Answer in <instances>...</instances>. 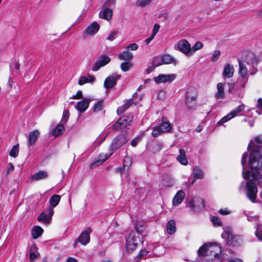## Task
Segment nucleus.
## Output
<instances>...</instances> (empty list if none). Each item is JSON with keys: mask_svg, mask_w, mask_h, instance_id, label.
<instances>
[{"mask_svg": "<svg viewBox=\"0 0 262 262\" xmlns=\"http://www.w3.org/2000/svg\"><path fill=\"white\" fill-rule=\"evenodd\" d=\"M251 149L248 165L252 170V173L247 170L244 171L247 163V154H243L242 164L243 168V178L245 179L252 178L251 181L246 183V194L248 198L253 203L255 202L257 193L256 182L262 179V137H256L251 140L248 146V149Z\"/></svg>", "mask_w": 262, "mask_h": 262, "instance_id": "obj_1", "label": "nucleus"}, {"mask_svg": "<svg viewBox=\"0 0 262 262\" xmlns=\"http://www.w3.org/2000/svg\"><path fill=\"white\" fill-rule=\"evenodd\" d=\"M198 255L207 257L211 262H221L224 259L221 247L215 243H209L204 244L198 250Z\"/></svg>", "mask_w": 262, "mask_h": 262, "instance_id": "obj_2", "label": "nucleus"}, {"mask_svg": "<svg viewBox=\"0 0 262 262\" xmlns=\"http://www.w3.org/2000/svg\"><path fill=\"white\" fill-rule=\"evenodd\" d=\"M125 239V248L126 252H133L137 248L139 238L136 236L135 232L130 231L126 233Z\"/></svg>", "mask_w": 262, "mask_h": 262, "instance_id": "obj_3", "label": "nucleus"}, {"mask_svg": "<svg viewBox=\"0 0 262 262\" xmlns=\"http://www.w3.org/2000/svg\"><path fill=\"white\" fill-rule=\"evenodd\" d=\"M133 116L131 114L125 115L121 117L117 122L112 126L114 130L124 129L129 125L133 121Z\"/></svg>", "mask_w": 262, "mask_h": 262, "instance_id": "obj_4", "label": "nucleus"}, {"mask_svg": "<svg viewBox=\"0 0 262 262\" xmlns=\"http://www.w3.org/2000/svg\"><path fill=\"white\" fill-rule=\"evenodd\" d=\"M242 61L249 65H251L253 67V70L251 72V75H254L256 73L257 70L255 66L257 64V60L256 59L254 54L250 51H245L243 53Z\"/></svg>", "mask_w": 262, "mask_h": 262, "instance_id": "obj_5", "label": "nucleus"}, {"mask_svg": "<svg viewBox=\"0 0 262 262\" xmlns=\"http://www.w3.org/2000/svg\"><path fill=\"white\" fill-rule=\"evenodd\" d=\"M245 108V105L242 104L236 107L226 116L223 117L216 124V126L223 125L224 123L230 120L233 118L239 116L241 112L244 111Z\"/></svg>", "mask_w": 262, "mask_h": 262, "instance_id": "obj_6", "label": "nucleus"}, {"mask_svg": "<svg viewBox=\"0 0 262 262\" xmlns=\"http://www.w3.org/2000/svg\"><path fill=\"white\" fill-rule=\"evenodd\" d=\"M222 236L223 238L226 239L227 243L229 245L234 246L240 244L241 239L239 236L235 235L230 230H224Z\"/></svg>", "mask_w": 262, "mask_h": 262, "instance_id": "obj_7", "label": "nucleus"}, {"mask_svg": "<svg viewBox=\"0 0 262 262\" xmlns=\"http://www.w3.org/2000/svg\"><path fill=\"white\" fill-rule=\"evenodd\" d=\"M171 129V125L170 122L166 120H163L159 126H156L154 128L151 134L154 137H157L160 136L162 133L170 132Z\"/></svg>", "mask_w": 262, "mask_h": 262, "instance_id": "obj_8", "label": "nucleus"}, {"mask_svg": "<svg viewBox=\"0 0 262 262\" xmlns=\"http://www.w3.org/2000/svg\"><path fill=\"white\" fill-rule=\"evenodd\" d=\"M128 139L123 134H120L116 136L110 145V150L113 152L123 146L127 141Z\"/></svg>", "mask_w": 262, "mask_h": 262, "instance_id": "obj_9", "label": "nucleus"}, {"mask_svg": "<svg viewBox=\"0 0 262 262\" xmlns=\"http://www.w3.org/2000/svg\"><path fill=\"white\" fill-rule=\"evenodd\" d=\"M174 49L187 56H190V44L186 39H182L178 41L174 45Z\"/></svg>", "mask_w": 262, "mask_h": 262, "instance_id": "obj_10", "label": "nucleus"}, {"mask_svg": "<svg viewBox=\"0 0 262 262\" xmlns=\"http://www.w3.org/2000/svg\"><path fill=\"white\" fill-rule=\"evenodd\" d=\"M110 61L111 58L105 55H101L94 64L92 68V70L93 71H98L100 68L105 66L109 63Z\"/></svg>", "mask_w": 262, "mask_h": 262, "instance_id": "obj_11", "label": "nucleus"}, {"mask_svg": "<svg viewBox=\"0 0 262 262\" xmlns=\"http://www.w3.org/2000/svg\"><path fill=\"white\" fill-rule=\"evenodd\" d=\"M176 78V75L173 74H160L155 77L154 79L157 83L171 82Z\"/></svg>", "mask_w": 262, "mask_h": 262, "instance_id": "obj_12", "label": "nucleus"}, {"mask_svg": "<svg viewBox=\"0 0 262 262\" xmlns=\"http://www.w3.org/2000/svg\"><path fill=\"white\" fill-rule=\"evenodd\" d=\"M120 75L116 74L107 77L104 82V87L107 89L113 88L116 84V81L120 78Z\"/></svg>", "mask_w": 262, "mask_h": 262, "instance_id": "obj_13", "label": "nucleus"}, {"mask_svg": "<svg viewBox=\"0 0 262 262\" xmlns=\"http://www.w3.org/2000/svg\"><path fill=\"white\" fill-rule=\"evenodd\" d=\"M92 232L91 228H88L85 230L83 231L79 235L77 241L83 245H87L90 241V234Z\"/></svg>", "mask_w": 262, "mask_h": 262, "instance_id": "obj_14", "label": "nucleus"}, {"mask_svg": "<svg viewBox=\"0 0 262 262\" xmlns=\"http://www.w3.org/2000/svg\"><path fill=\"white\" fill-rule=\"evenodd\" d=\"M91 99L84 98L82 100L78 101L75 106V108L80 113L85 112L88 108Z\"/></svg>", "mask_w": 262, "mask_h": 262, "instance_id": "obj_15", "label": "nucleus"}, {"mask_svg": "<svg viewBox=\"0 0 262 262\" xmlns=\"http://www.w3.org/2000/svg\"><path fill=\"white\" fill-rule=\"evenodd\" d=\"M99 29L100 25L96 21H94L85 29L84 33L88 36H94Z\"/></svg>", "mask_w": 262, "mask_h": 262, "instance_id": "obj_16", "label": "nucleus"}, {"mask_svg": "<svg viewBox=\"0 0 262 262\" xmlns=\"http://www.w3.org/2000/svg\"><path fill=\"white\" fill-rule=\"evenodd\" d=\"M234 68L232 64L226 63L223 69V76L224 78H230L233 77Z\"/></svg>", "mask_w": 262, "mask_h": 262, "instance_id": "obj_17", "label": "nucleus"}, {"mask_svg": "<svg viewBox=\"0 0 262 262\" xmlns=\"http://www.w3.org/2000/svg\"><path fill=\"white\" fill-rule=\"evenodd\" d=\"M225 84L223 83L219 82L216 85L217 92L215 94V97L216 99H222L225 97Z\"/></svg>", "mask_w": 262, "mask_h": 262, "instance_id": "obj_18", "label": "nucleus"}, {"mask_svg": "<svg viewBox=\"0 0 262 262\" xmlns=\"http://www.w3.org/2000/svg\"><path fill=\"white\" fill-rule=\"evenodd\" d=\"M185 197V193L182 190H180L174 195L172 200V205L174 206L180 204Z\"/></svg>", "mask_w": 262, "mask_h": 262, "instance_id": "obj_19", "label": "nucleus"}, {"mask_svg": "<svg viewBox=\"0 0 262 262\" xmlns=\"http://www.w3.org/2000/svg\"><path fill=\"white\" fill-rule=\"evenodd\" d=\"M39 135V132L37 130L31 132L28 136V142L29 146L33 145L37 140Z\"/></svg>", "mask_w": 262, "mask_h": 262, "instance_id": "obj_20", "label": "nucleus"}, {"mask_svg": "<svg viewBox=\"0 0 262 262\" xmlns=\"http://www.w3.org/2000/svg\"><path fill=\"white\" fill-rule=\"evenodd\" d=\"M189 206L193 208L195 207L199 208H205V205L204 201L201 198H196L192 199L189 203Z\"/></svg>", "mask_w": 262, "mask_h": 262, "instance_id": "obj_21", "label": "nucleus"}, {"mask_svg": "<svg viewBox=\"0 0 262 262\" xmlns=\"http://www.w3.org/2000/svg\"><path fill=\"white\" fill-rule=\"evenodd\" d=\"M179 155L177 157V160L183 165H186L188 164V160L186 157V152L183 149H179Z\"/></svg>", "mask_w": 262, "mask_h": 262, "instance_id": "obj_22", "label": "nucleus"}, {"mask_svg": "<svg viewBox=\"0 0 262 262\" xmlns=\"http://www.w3.org/2000/svg\"><path fill=\"white\" fill-rule=\"evenodd\" d=\"M99 17L108 20L112 18V10L109 8H105L99 13Z\"/></svg>", "mask_w": 262, "mask_h": 262, "instance_id": "obj_23", "label": "nucleus"}, {"mask_svg": "<svg viewBox=\"0 0 262 262\" xmlns=\"http://www.w3.org/2000/svg\"><path fill=\"white\" fill-rule=\"evenodd\" d=\"M39 255V252H38V248L35 243H33L31 245L30 248V259L31 260H33L36 259L38 255Z\"/></svg>", "mask_w": 262, "mask_h": 262, "instance_id": "obj_24", "label": "nucleus"}, {"mask_svg": "<svg viewBox=\"0 0 262 262\" xmlns=\"http://www.w3.org/2000/svg\"><path fill=\"white\" fill-rule=\"evenodd\" d=\"M48 176V173L46 171H39L31 176V180L33 181H39L46 179Z\"/></svg>", "mask_w": 262, "mask_h": 262, "instance_id": "obj_25", "label": "nucleus"}, {"mask_svg": "<svg viewBox=\"0 0 262 262\" xmlns=\"http://www.w3.org/2000/svg\"><path fill=\"white\" fill-rule=\"evenodd\" d=\"M238 64H239V70H238L239 74L241 76L242 78H245V77H247L248 69L246 66L245 63H244V62H243L241 60H239Z\"/></svg>", "mask_w": 262, "mask_h": 262, "instance_id": "obj_26", "label": "nucleus"}, {"mask_svg": "<svg viewBox=\"0 0 262 262\" xmlns=\"http://www.w3.org/2000/svg\"><path fill=\"white\" fill-rule=\"evenodd\" d=\"M113 152H114L113 151H111V152L110 154H106V153L100 154L97 158V159L96 161V164L97 165L102 164L113 154Z\"/></svg>", "mask_w": 262, "mask_h": 262, "instance_id": "obj_27", "label": "nucleus"}, {"mask_svg": "<svg viewBox=\"0 0 262 262\" xmlns=\"http://www.w3.org/2000/svg\"><path fill=\"white\" fill-rule=\"evenodd\" d=\"M43 229L38 226H34L31 229V234L34 239H36L42 234Z\"/></svg>", "mask_w": 262, "mask_h": 262, "instance_id": "obj_28", "label": "nucleus"}, {"mask_svg": "<svg viewBox=\"0 0 262 262\" xmlns=\"http://www.w3.org/2000/svg\"><path fill=\"white\" fill-rule=\"evenodd\" d=\"M192 176L194 179H200L204 177V174L200 168L199 166H196L193 168Z\"/></svg>", "mask_w": 262, "mask_h": 262, "instance_id": "obj_29", "label": "nucleus"}, {"mask_svg": "<svg viewBox=\"0 0 262 262\" xmlns=\"http://www.w3.org/2000/svg\"><path fill=\"white\" fill-rule=\"evenodd\" d=\"M118 58L120 60H130L133 58V54L126 49L123 52L119 54Z\"/></svg>", "mask_w": 262, "mask_h": 262, "instance_id": "obj_30", "label": "nucleus"}, {"mask_svg": "<svg viewBox=\"0 0 262 262\" xmlns=\"http://www.w3.org/2000/svg\"><path fill=\"white\" fill-rule=\"evenodd\" d=\"M166 230L169 234H173L176 231V222L174 220H170L167 224Z\"/></svg>", "mask_w": 262, "mask_h": 262, "instance_id": "obj_31", "label": "nucleus"}, {"mask_svg": "<svg viewBox=\"0 0 262 262\" xmlns=\"http://www.w3.org/2000/svg\"><path fill=\"white\" fill-rule=\"evenodd\" d=\"M161 62L162 64H169L173 62V64H176L177 63L174 58L168 54H165L161 57Z\"/></svg>", "mask_w": 262, "mask_h": 262, "instance_id": "obj_32", "label": "nucleus"}, {"mask_svg": "<svg viewBox=\"0 0 262 262\" xmlns=\"http://www.w3.org/2000/svg\"><path fill=\"white\" fill-rule=\"evenodd\" d=\"M61 199L59 195L54 194L50 198V204L52 207H55L58 205Z\"/></svg>", "mask_w": 262, "mask_h": 262, "instance_id": "obj_33", "label": "nucleus"}, {"mask_svg": "<svg viewBox=\"0 0 262 262\" xmlns=\"http://www.w3.org/2000/svg\"><path fill=\"white\" fill-rule=\"evenodd\" d=\"M133 104V101L132 100H126L125 103L119 107L117 109V113L118 114H121L125 111H126L129 106H130Z\"/></svg>", "mask_w": 262, "mask_h": 262, "instance_id": "obj_34", "label": "nucleus"}, {"mask_svg": "<svg viewBox=\"0 0 262 262\" xmlns=\"http://www.w3.org/2000/svg\"><path fill=\"white\" fill-rule=\"evenodd\" d=\"M94 80L95 78L92 76L89 75L88 77L85 76H82L80 77L78 80V84L82 85L88 82L92 83Z\"/></svg>", "mask_w": 262, "mask_h": 262, "instance_id": "obj_35", "label": "nucleus"}, {"mask_svg": "<svg viewBox=\"0 0 262 262\" xmlns=\"http://www.w3.org/2000/svg\"><path fill=\"white\" fill-rule=\"evenodd\" d=\"M64 131V126L63 124L58 125L55 128L52 130V134L55 137L61 135Z\"/></svg>", "mask_w": 262, "mask_h": 262, "instance_id": "obj_36", "label": "nucleus"}, {"mask_svg": "<svg viewBox=\"0 0 262 262\" xmlns=\"http://www.w3.org/2000/svg\"><path fill=\"white\" fill-rule=\"evenodd\" d=\"M162 183L163 186L171 187L174 185V181L172 178L166 176L163 179Z\"/></svg>", "mask_w": 262, "mask_h": 262, "instance_id": "obj_37", "label": "nucleus"}, {"mask_svg": "<svg viewBox=\"0 0 262 262\" xmlns=\"http://www.w3.org/2000/svg\"><path fill=\"white\" fill-rule=\"evenodd\" d=\"M203 47V44L201 41H196L192 47H190V56H192L196 51L201 49Z\"/></svg>", "mask_w": 262, "mask_h": 262, "instance_id": "obj_38", "label": "nucleus"}, {"mask_svg": "<svg viewBox=\"0 0 262 262\" xmlns=\"http://www.w3.org/2000/svg\"><path fill=\"white\" fill-rule=\"evenodd\" d=\"M38 221H42L46 224H49L51 222V217H49L47 214L43 212L41 213L37 217Z\"/></svg>", "mask_w": 262, "mask_h": 262, "instance_id": "obj_39", "label": "nucleus"}, {"mask_svg": "<svg viewBox=\"0 0 262 262\" xmlns=\"http://www.w3.org/2000/svg\"><path fill=\"white\" fill-rule=\"evenodd\" d=\"M107 134L105 136L100 135L95 141L93 143V149H94L97 146H99L104 140L107 136Z\"/></svg>", "mask_w": 262, "mask_h": 262, "instance_id": "obj_40", "label": "nucleus"}, {"mask_svg": "<svg viewBox=\"0 0 262 262\" xmlns=\"http://www.w3.org/2000/svg\"><path fill=\"white\" fill-rule=\"evenodd\" d=\"M19 151L18 144L15 145L13 146L11 149L9 155L11 157L15 158L17 156Z\"/></svg>", "mask_w": 262, "mask_h": 262, "instance_id": "obj_41", "label": "nucleus"}, {"mask_svg": "<svg viewBox=\"0 0 262 262\" xmlns=\"http://www.w3.org/2000/svg\"><path fill=\"white\" fill-rule=\"evenodd\" d=\"M133 67V63L129 62H123L121 64V69L124 72L128 71Z\"/></svg>", "mask_w": 262, "mask_h": 262, "instance_id": "obj_42", "label": "nucleus"}, {"mask_svg": "<svg viewBox=\"0 0 262 262\" xmlns=\"http://www.w3.org/2000/svg\"><path fill=\"white\" fill-rule=\"evenodd\" d=\"M103 106V101L100 100L96 103L93 106V110L94 112H98L102 110Z\"/></svg>", "mask_w": 262, "mask_h": 262, "instance_id": "obj_43", "label": "nucleus"}, {"mask_svg": "<svg viewBox=\"0 0 262 262\" xmlns=\"http://www.w3.org/2000/svg\"><path fill=\"white\" fill-rule=\"evenodd\" d=\"M256 112L259 114H262V98L257 100V104L255 107Z\"/></svg>", "mask_w": 262, "mask_h": 262, "instance_id": "obj_44", "label": "nucleus"}, {"mask_svg": "<svg viewBox=\"0 0 262 262\" xmlns=\"http://www.w3.org/2000/svg\"><path fill=\"white\" fill-rule=\"evenodd\" d=\"M151 2V0H137L136 4L141 7H144L147 5H149Z\"/></svg>", "mask_w": 262, "mask_h": 262, "instance_id": "obj_45", "label": "nucleus"}, {"mask_svg": "<svg viewBox=\"0 0 262 262\" xmlns=\"http://www.w3.org/2000/svg\"><path fill=\"white\" fill-rule=\"evenodd\" d=\"M162 148V145L160 143H156L152 145V148L150 149L153 152H157L160 151Z\"/></svg>", "mask_w": 262, "mask_h": 262, "instance_id": "obj_46", "label": "nucleus"}, {"mask_svg": "<svg viewBox=\"0 0 262 262\" xmlns=\"http://www.w3.org/2000/svg\"><path fill=\"white\" fill-rule=\"evenodd\" d=\"M255 235L258 239L262 241V226H258L255 232Z\"/></svg>", "mask_w": 262, "mask_h": 262, "instance_id": "obj_47", "label": "nucleus"}, {"mask_svg": "<svg viewBox=\"0 0 262 262\" xmlns=\"http://www.w3.org/2000/svg\"><path fill=\"white\" fill-rule=\"evenodd\" d=\"M162 64L161 57L156 56L153 58L152 64L154 67H158Z\"/></svg>", "mask_w": 262, "mask_h": 262, "instance_id": "obj_48", "label": "nucleus"}, {"mask_svg": "<svg viewBox=\"0 0 262 262\" xmlns=\"http://www.w3.org/2000/svg\"><path fill=\"white\" fill-rule=\"evenodd\" d=\"M220 55L221 52L219 50L214 51L212 55L211 60L213 62L217 61Z\"/></svg>", "mask_w": 262, "mask_h": 262, "instance_id": "obj_49", "label": "nucleus"}, {"mask_svg": "<svg viewBox=\"0 0 262 262\" xmlns=\"http://www.w3.org/2000/svg\"><path fill=\"white\" fill-rule=\"evenodd\" d=\"M69 111L68 110H64L61 119V122L66 123L69 119Z\"/></svg>", "mask_w": 262, "mask_h": 262, "instance_id": "obj_50", "label": "nucleus"}, {"mask_svg": "<svg viewBox=\"0 0 262 262\" xmlns=\"http://www.w3.org/2000/svg\"><path fill=\"white\" fill-rule=\"evenodd\" d=\"M237 86L236 84L235 83H231L229 84V92L232 94H235V91L237 88Z\"/></svg>", "mask_w": 262, "mask_h": 262, "instance_id": "obj_51", "label": "nucleus"}, {"mask_svg": "<svg viewBox=\"0 0 262 262\" xmlns=\"http://www.w3.org/2000/svg\"><path fill=\"white\" fill-rule=\"evenodd\" d=\"M211 221L214 226H222V222L217 217L212 216Z\"/></svg>", "mask_w": 262, "mask_h": 262, "instance_id": "obj_52", "label": "nucleus"}, {"mask_svg": "<svg viewBox=\"0 0 262 262\" xmlns=\"http://www.w3.org/2000/svg\"><path fill=\"white\" fill-rule=\"evenodd\" d=\"M138 48V45L136 43H132L126 47V49L127 51H135Z\"/></svg>", "mask_w": 262, "mask_h": 262, "instance_id": "obj_53", "label": "nucleus"}, {"mask_svg": "<svg viewBox=\"0 0 262 262\" xmlns=\"http://www.w3.org/2000/svg\"><path fill=\"white\" fill-rule=\"evenodd\" d=\"M117 32L116 31H111L108 36L106 38V39L112 41L114 40L116 37Z\"/></svg>", "mask_w": 262, "mask_h": 262, "instance_id": "obj_54", "label": "nucleus"}, {"mask_svg": "<svg viewBox=\"0 0 262 262\" xmlns=\"http://www.w3.org/2000/svg\"><path fill=\"white\" fill-rule=\"evenodd\" d=\"M135 229L137 232L141 233L144 229V227L142 225H140L139 224H137L136 226Z\"/></svg>", "mask_w": 262, "mask_h": 262, "instance_id": "obj_55", "label": "nucleus"}, {"mask_svg": "<svg viewBox=\"0 0 262 262\" xmlns=\"http://www.w3.org/2000/svg\"><path fill=\"white\" fill-rule=\"evenodd\" d=\"M160 29V26L158 24H155L154 26V28L152 31V35L155 36L156 34L158 33Z\"/></svg>", "mask_w": 262, "mask_h": 262, "instance_id": "obj_56", "label": "nucleus"}, {"mask_svg": "<svg viewBox=\"0 0 262 262\" xmlns=\"http://www.w3.org/2000/svg\"><path fill=\"white\" fill-rule=\"evenodd\" d=\"M82 98V94L81 91H78L76 95H73L71 98L73 99H79Z\"/></svg>", "mask_w": 262, "mask_h": 262, "instance_id": "obj_57", "label": "nucleus"}, {"mask_svg": "<svg viewBox=\"0 0 262 262\" xmlns=\"http://www.w3.org/2000/svg\"><path fill=\"white\" fill-rule=\"evenodd\" d=\"M219 212L222 215H227L230 213V211L227 208L221 209Z\"/></svg>", "mask_w": 262, "mask_h": 262, "instance_id": "obj_58", "label": "nucleus"}, {"mask_svg": "<svg viewBox=\"0 0 262 262\" xmlns=\"http://www.w3.org/2000/svg\"><path fill=\"white\" fill-rule=\"evenodd\" d=\"M48 216H49V217H51V220L52 216L53 215L54 212L53 207H52L51 206L49 207L48 209Z\"/></svg>", "mask_w": 262, "mask_h": 262, "instance_id": "obj_59", "label": "nucleus"}, {"mask_svg": "<svg viewBox=\"0 0 262 262\" xmlns=\"http://www.w3.org/2000/svg\"><path fill=\"white\" fill-rule=\"evenodd\" d=\"M147 253H148V251L146 250L142 249V250H140V251L139 252L138 256L140 257H143V256L147 255Z\"/></svg>", "mask_w": 262, "mask_h": 262, "instance_id": "obj_60", "label": "nucleus"}, {"mask_svg": "<svg viewBox=\"0 0 262 262\" xmlns=\"http://www.w3.org/2000/svg\"><path fill=\"white\" fill-rule=\"evenodd\" d=\"M248 78L247 77H245V78H242V83L241 85V89H244L245 88V87L246 86V83L248 81Z\"/></svg>", "mask_w": 262, "mask_h": 262, "instance_id": "obj_61", "label": "nucleus"}, {"mask_svg": "<svg viewBox=\"0 0 262 262\" xmlns=\"http://www.w3.org/2000/svg\"><path fill=\"white\" fill-rule=\"evenodd\" d=\"M139 139L136 138L132 140L130 142V144L133 146H136L138 143Z\"/></svg>", "mask_w": 262, "mask_h": 262, "instance_id": "obj_62", "label": "nucleus"}, {"mask_svg": "<svg viewBox=\"0 0 262 262\" xmlns=\"http://www.w3.org/2000/svg\"><path fill=\"white\" fill-rule=\"evenodd\" d=\"M155 67L154 66H150L148 67L146 70L145 73L147 74H149L151 71H152Z\"/></svg>", "mask_w": 262, "mask_h": 262, "instance_id": "obj_63", "label": "nucleus"}, {"mask_svg": "<svg viewBox=\"0 0 262 262\" xmlns=\"http://www.w3.org/2000/svg\"><path fill=\"white\" fill-rule=\"evenodd\" d=\"M154 37L155 36L154 35H151V36L149 38H146L145 40V42L146 43V45H148L151 42V41L154 38Z\"/></svg>", "mask_w": 262, "mask_h": 262, "instance_id": "obj_64", "label": "nucleus"}]
</instances>
